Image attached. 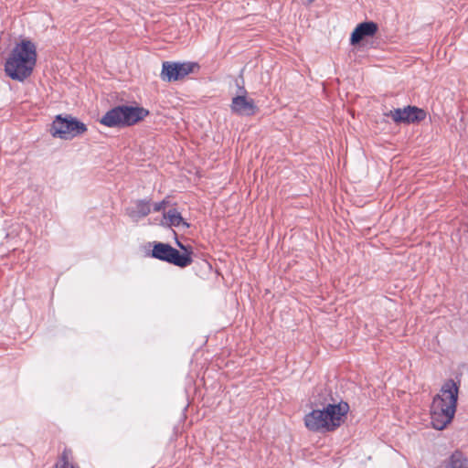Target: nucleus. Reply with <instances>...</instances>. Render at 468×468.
<instances>
[{"instance_id": "6", "label": "nucleus", "mask_w": 468, "mask_h": 468, "mask_svg": "<svg viewBox=\"0 0 468 468\" xmlns=\"http://www.w3.org/2000/svg\"><path fill=\"white\" fill-rule=\"evenodd\" d=\"M177 245L186 250V253L181 254L169 244L155 242L152 250V257L181 268L190 265L192 262L191 251H188L179 241H177Z\"/></svg>"}, {"instance_id": "10", "label": "nucleus", "mask_w": 468, "mask_h": 468, "mask_svg": "<svg viewBox=\"0 0 468 468\" xmlns=\"http://www.w3.org/2000/svg\"><path fill=\"white\" fill-rule=\"evenodd\" d=\"M151 212L150 201L144 199L136 200L126 208V214L133 222H138Z\"/></svg>"}, {"instance_id": "14", "label": "nucleus", "mask_w": 468, "mask_h": 468, "mask_svg": "<svg viewBox=\"0 0 468 468\" xmlns=\"http://www.w3.org/2000/svg\"><path fill=\"white\" fill-rule=\"evenodd\" d=\"M70 452L65 450L55 468H77L70 462Z\"/></svg>"}, {"instance_id": "2", "label": "nucleus", "mask_w": 468, "mask_h": 468, "mask_svg": "<svg viewBox=\"0 0 468 468\" xmlns=\"http://www.w3.org/2000/svg\"><path fill=\"white\" fill-rule=\"evenodd\" d=\"M458 399V387L453 380L445 382L433 398L431 406V420L435 430L441 431L452 420Z\"/></svg>"}, {"instance_id": "9", "label": "nucleus", "mask_w": 468, "mask_h": 468, "mask_svg": "<svg viewBox=\"0 0 468 468\" xmlns=\"http://www.w3.org/2000/svg\"><path fill=\"white\" fill-rule=\"evenodd\" d=\"M232 112L238 115L250 116L256 112V106L253 100L246 96H236L232 99L230 105Z\"/></svg>"}, {"instance_id": "13", "label": "nucleus", "mask_w": 468, "mask_h": 468, "mask_svg": "<svg viewBox=\"0 0 468 468\" xmlns=\"http://www.w3.org/2000/svg\"><path fill=\"white\" fill-rule=\"evenodd\" d=\"M444 468H468V460L463 453L456 452L452 453Z\"/></svg>"}, {"instance_id": "15", "label": "nucleus", "mask_w": 468, "mask_h": 468, "mask_svg": "<svg viewBox=\"0 0 468 468\" xmlns=\"http://www.w3.org/2000/svg\"><path fill=\"white\" fill-rule=\"evenodd\" d=\"M168 201L164 199L161 202L154 203L153 207L151 206V210L153 209L155 212L165 211L167 207Z\"/></svg>"}, {"instance_id": "3", "label": "nucleus", "mask_w": 468, "mask_h": 468, "mask_svg": "<svg viewBox=\"0 0 468 468\" xmlns=\"http://www.w3.org/2000/svg\"><path fill=\"white\" fill-rule=\"evenodd\" d=\"M348 410L349 406L346 402L328 404L323 410H314L306 414L304 424L312 431H332L341 425L343 417Z\"/></svg>"}, {"instance_id": "4", "label": "nucleus", "mask_w": 468, "mask_h": 468, "mask_svg": "<svg viewBox=\"0 0 468 468\" xmlns=\"http://www.w3.org/2000/svg\"><path fill=\"white\" fill-rule=\"evenodd\" d=\"M149 112L143 107L121 105L108 111L101 119L107 127L131 126L142 121Z\"/></svg>"}, {"instance_id": "7", "label": "nucleus", "mask_w": 468, "mask_h": 468, "mask_svg": "<svg viewBox=\"0 0 468 468\" xmlns=\"http://www.w3.org/2000/svg\"><path fill=\"white\" fill-rule=\"evenodd\" d=\"M198 69L199 66L196 62L165 61L162 65L160 76L163 80L172 82L184 79Z\"/></svg>"}, {"instance_id": "11", "label": "nucleus", "mask_w": 468, "mask_h": 468, "mask_svg": "<svg viewBox=\"0 0 468 468\" xmlns=\"http://www.w3.org/2000/svg\"><path fill=\"white\" fill-rule=\"evenodd\" d=\"M378 30V26L374 22L360 23L353 31L350 37L352 45L358 44L367 37H372Z\"/></svg>"}, {"instance_id": "5", "label": "nucleus", "mask_w": 468, "mask_h": 468, "mask_svg": "<svg viewBox=\"0 0 468 468\" xmlns=\"http://www.w3.org/2000/svg\"><path fill=\"white\" fill-rule=\"evenodd\" d=\"M50 134L61 140H71L87 132V126L78 119L67 115H57L50 127Z\"/></svg>"}, {"instance_id": "8", "label": "nucleus", "mask_w": 468, "mask_h": 468, "mask_svg": "<svg viewBox=\"0 0 468 468\" xmlns=\"http://www.w3.org/2000/svg\"><path fill=\"white\" fill-rule=\"evenodd\" d=\"M385 115L390 117L397 123H411L424 120L426 112L416 106H406L389 111Z\"/></svg>"}, {"instance_id": "12", "label": "nucleus", "mask_w": 468, "mask_h": 468, "mask_svg": "<svg viewBox=\"0 0 468 468\" xmlns=\"http://www.w3.org/2000/svg\"><path fill=\"white\" fill-rule=\"evenodd\" d=\"M159 224L165 227H179L180 225L185 227L189 226L184 221L181 214L176 209H169L167 212L164 213Z\"/></svg>"}, {"instance_id": "1", "label": "nucleus", "mask_w": 468, "mask_h": 468, "mask_svg": "<svg viewBox=\"0 0 468 468\" xmlns=\"http://www.w3.org/2000/svg\"><path fill=\"white\" fill-rule=\"evenodd\" d=\"M37 63V47L23 39L11 50L5 63V71L12 80L23 81L28 78Z\"/></svg>"}]
</instances>
